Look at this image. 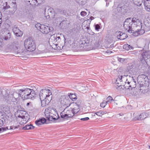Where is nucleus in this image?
Segmentation results:
<instances>
[{"label":"nucleus","instance_id":"1","mask_svg":"<svg viewBox=\"0 0 150 150\" xmlns=\"http://www.w3.org/2000/svg\"><path fill=\"white\" fill-rule=\"evenodd\" d=\"M123 27L125 30H127L129 33H132L133 35L135 36L142 35L145 33L142 23L136 18L126 19L124 22Z\"/></svg>","mask_w":150,"mask_h":150},{"label":"nucleus","instance_id":"2","mask_svg":"<svg viewBox=\"0 0 150 150\" xmlns=\"http://www.w3.org/2000/svg\"><path fill=\"white\" fill-rule=\"evenodd\" d=\"M18 95L23 100L28 99L33 100L37 96V94L33 89L27 88H24L22 89L19 90Z\"/></svg>","mask_w":150,"mask_h":150},{"label":"nucleus","instance_id":"3","mask_svg":"<svg viewBox=\"0 0 150 150\" xmlns=\"http://www.w3.org/2000/svg\"><path fill=\"white\" fill-rule=\"evenodd\" d=\"M24 44L25 48L28 51L32 52L36 49L35 41L31 37L25 40Z\"/></svg>","mask_w":150,"mask_h":150},{"label":"nucleus","instance_id":"4","mask_svg":"<svg viewBox=\"0 0 150 150\" xmlns=\"http://www.w3.org/2000/svg\"><path fill=\"white\" fill-rule=\"evenodd\" d=\"M67 108H65L64 110L60 113L61 117L64 120H67L70 118H73V115H72V111L71 109L66 110Z\"/></svg>","mask_w":150,"mask_h":150},{"label":"nucleus","instance_id":"5","mask_svg":"<svg viewBox=\"0 0 150 150\" xmlns=\"http://www.w3.org/2000/svg\"><path fill=\"white\" fill-rule=\"evenodd\" d=\"M39 96L40 99L42 100L45 98L48 99L49 98H52V95L50 90L42 89L40 91Z\"/></svg>","mask_w":150,"mask_h":150},{"label":"nucleus","instance_id":"6","mask_svg":"<svg viewBox=\"0 0 150 150\" xmlns=\"http://www.w3.org/2000/svg\"><path fill=\"white\" fill-rule=\"evenodd\" d=\"M60 101L62 105L65 107V108H67L70 106L71 103L69 96L65 95L62 96L61 97Z\"/></svg>","mask_w":150,"mask_h":150},{"label":"nucleus","instance_id":"7","mask_svg":"<svg viewBox=\"0 0 150 150\" xmlns=\"http://www.w3.org/2000/svg\"><path fill=\"white\" fill-rule=\"evenodd\" d=\"M117 10L119 12L125 14L128 12L129 10V7L126 4L121 3L118 5Z\"/></svg>","mask_w":150,"mask_h":150},{"label":"nucleus","instance_id":"8","mask_svg":"<svg viewBox=\"0 0 150 150\" xmlns=\"http://www.w3.org/2000/svg\"><path fill=\"white\" fill-rule=\"evenodd\" d=\"M137 81L139 85H144L147 86L149 85L148 81L147 76L144 75L142 74L138 76Z\"/></svg>","mask_w":150,"mask_h":150},{"label":"nucleus","instance_id":"9","mask_svg":"<svg viewBox=\"0 0 150 150\" xmlns=\"http://www.w3.org/2000/svg\"><path fill=\"white\" fill-rule=\"evenodd\" d=\"M149 59L150 61V51H143L140 58L141 62L143 64H147L146 60Z\"/></svg>","mask_w":150,"mask_h":150},{"label":"nucleus","instance_id":"10","mask_svg":"<svg viewBox=\"0 0 150 150\" xmlns=\"http://www.w3.org/2000/svg\"><path fill=\"white\" fill-rule=\"evenodd\" d=\"M53 30L54 28L52 26H48L42 25L40 31L43 34H47L49 32L52 31Z\"/></svg>","mask_w":150,"mask_h":150},{"label":"nucleus","instance_id":"11","mask_svg":"<svg viewBox=\"0 0 150 150\" xmlns=\"http://www.w3.org/2000/svg\"><path fill=\"white\" fill-rule=\"evenodd\" d=\"M1 35L3 39L5 40L9 39L11 37V34L9 30L5 28L1 30Z\"/></svg>","mask_w":150,"mask_h":150},{"label":"nucleus","instance_id":"12","mask_svg":"<svg viewBox=\"0 0 150 150\" xmlns=\"http://www.w3.org/2000/svg\"><path fill=\"white\" fill-rule=\"evenodd\" d=\"M66 20H63L62 19V17H58L57 18L56 20L58 22L59 21V22H61L59 24V27L61 28H64L65 27L67 26L68 24L69 23L68 21L65 19Z\"/></svg>","mask_w":150,"mask_h":150},{"label":"nucleus","instance_id":"13","mask_svg":"<svg viewBox=\"0 0 150 150\" xmlns=\"http://www.w3.org/2000/svg\"><path fill=\"white\" fill-rule=\"evenodd\" d=\"M91 42L87 40L83 41L81 42L80 46L81 47H83L84 49H86L87 50H89L91 49Z\"/></svg>","mask_w":150,"mask_h":150},{"label":"nucleus","instance_id":"14","mask_svg":"<svg viewBox=\"0 0 150 150\" xmlns=\"http://www.w3.org/2000/svg\"><path fill=\"white\" fill-rule=\"evenodd\" d=\"M22 112H23L22 113V114H23L25 115H21L20 114L18 115L17 116V117L18 118H21L22 119H23L24 120L26 121V120L27 119V121L28 120H29L30 118V116L25 111H19V112L20 113H21Z\"/></svg>","mask_w":150,"mask_h":150},{"label":"nucleus","instance_id":"15","mask_svg":"<svg viewBox=\"0 0 150 150\" xmlns=\"http://www.w3.org/2000/svg\"><path fill=\"white\" fill-rule=\"evenodd\" d=\"M148 116V114L145 112L141 113L139 115V117H135L134 118V120H142L146 118Z\"/></svg>","mask_w":150,"mask_h":150},{"label":"nucleus","instance_id":"16","mask_svg":"<svg viewBox=\"0 0 150 150\" xmlns=\"http://www.w3.org/2000/svg\"><path fill=\"white\" fill-rule=\"evenodd\" d=\"M46 120L44 117L40 118L38 120H36L35 122L36 125L39 126L42 124H46Z\"/></svg>","mask_w":150,"mask_h":150},{"label":"nucleus","instance_id":"17","mask_svg":"<svg viewBox=\"0 0 150 150\" xmlns=\"http://www.w3.org/2000/svg\"><path fill=\"white\" fill-rule=\"evenodd\" d=\"M52 98H49L48 99L45 98V99H42L40 100L41 103V106L44 107L48 105L49 103L50 102Z\"/></svg>","mask_w":150,"mask_h":150},{"label":"nucleus","instance_id":"18","mask_svg":"<svg viewBox=\"0 0 150 150\" xmlns=\"http://www.w3.org/2000/svg\"><path fill=\"white\" fill-rule=\"evenodd\" d=\"M11 10L10 11L11 12L12 14L14 13L16 11L17 9V5L16 2H12L10 4Z\"/></svg>","mask_w":150,"mask_h":150},{"label":"nucleus","instance_id":"19","mask_svg":"<svg viewBox=\"0 0 150 150\" xmlns=\"http://www.w3.org/2000/svg\"><path fill=\"white\" fill-rule=\"evenodd\" d=\"M119 33H120L119 35L117 36V38L118 39L121 40H124L127 37V35L125 33L120 31H119Z\"/></svg>","mask_w":150,"mask_h":150},{"label":"nucleus","instance_id":"20","mask_svg":"<svg viewBox=\"0 0 150 150\" xmlns=\"http://www.w3.org/2000/svg\"><path fill=\"white\" fill-rule=\"evenodd\" d=\"M48 12L49 18H54L55 12L53 9L52 8H49L48 9Z\"/></svg>","mask_w":150,"mask_h":150},{"label":"nucleus","instance_id":"21","mask_svg":"<svg viewBox=\"0 0 150 150\" xmlns=\"http://www.w3.org/2000/svg\"><path fill=\"white\" fill-rule=\"evenodd\" d=\"M144 24L145 25V28L147 31L150 30V19L145 20L144 21Z\"/></svg>","mask_w":150,"mask_h":150},{"label":"nucleus","instance_id":"22","mask_svg":"<svg viewBox=\"0 0 150 150\" xmlns=\"http://www.w3.org/2000/svg\"><path fill=\"white\" fill-rule=\"evenodd\" d=\"M67 96H69V99H70V100H72L74 101L77 99V96L75 93H69L68 95Z\"/></svg>","mask_w":150,"mask_h":150},{"label":"nucleus","instance_id":"23","mask_svg":"<svg viewBox=\"0 0 150 150\" xmlns=\"http://www.w3.org/2000/svg\"><path fill=\"white\" fill-rule=\"evenodd\" d=\"M127 82L129 83V86L131 88V90H132V88H135L136 87V84L135 81H128Z\"/></svg>","mask_w":150,"mask_h":150},{"label":"nucleus","instance_id":"24","mask_svg":"<svg viewBox=\"0 0 150 150\" xmlns=\"http://www.w3.org/2000/svg\"><path fill=\"white\" fill-rule=\"evenodd\" d=\"M127 76H128L127 75L126 76L125 75H119L116 81L115 84L116 86H117V85H120V84H119V83L117 82L118 81H120V82H122V79L124 78H125V76L126 77Z\"/></svg>","mask_w":150,"mask_h":150},{"label":"nucleus","instance_id":"25","mask_svg":"<svg viewBox=\"0 0 150 150\" xmlns=\"http://www.w3.org/2000/svg\"><path fill=\"white\" fill-rule=\"evenodd\" d=\"M35 127L32 124H30L29 125H26L24 127L22 128L23 130H28L33 129Z\"/></svg>","mask_w":150,"mask_h":150},{"label":"nucleus","instance_id":"26","mask_svg":"<svg viewBox=\"0 0 150 150\" xmlns=\"http://www.w3.org/2000/svg\"><path fill=\"white\" fill-rule=\"evenodd\" d=\"M101 38V33H96L95 34L94 36V40H96V42H99Z\"/></svg>","mask_w":150,"mask_h":150},{"label":"nucleus","instance_id":"27","mask_svg":"<svg viewBox=\"0 0 150 150\" xmlns=\"http://www.w3.org/2000/svg\"><path fill=\"white\" fill-rule=\"evenodd\" d=\"M134 4L138 6L141 5L142 2L143 0H132Z\"/></svg>","mask_w":150,"mask_h":150},{"label":"nucleus","instance_id":"28","mask_svg":"<svg viewBox=\"0 0 150 150\" xmlns=\"http://www.w3.org/2000/svg\"><path fill=\"white\" fill-rule=\"evenodd\" d=\"M123 48L127 50H129L131 49L133 50L134 49L133 47L128 44L124 45L123 46Z\"/></svg>","mask_w":150,"mask_h":150},{"label":"nucleus","instance_id":"29","mask_svg":"<svg viewBox=\"0 0 150 150\" xmlns=\"http://www.w3.org/2000/svg\"><path fill=\"white\" fill-rule=\"evenodd\" d=\"M145 85H144L142 86V85H139V88H140L139 89L140 90V91L143 92V91H146L147 90V89L148 88V87L149 86V85H148L147 86H144Z\"/></svg>","mask_w":150,"mask_h":150},{"label":"nucleus","instance_id":"30","mask_svg":"<svg viewBox=\"0 0 150 150\" xmlns=\"http://www.w3.org/2000/svg\"><path fill=\"white\" fill-rule=\"evenodd\" d=\"M8 89H4L2 91V93L4 97H6L9 96V94L8 93Z\"/></svg>","mask_w":150,"mask_h":150},{"label":"nucleus","instance_id":"31","mask_svg":"<svg viewBox=\"0 0 150 150\" xmlns=\"http://www.w3.org/2000/svg\"><path fill=\"white\" fill-rule=\"evenodd\" d=\"M2 6L3 9H4V10L11 7L10 4H8V3L6 2L5 3H4L2 5Z\"/></svg>","mask_w":150,"mask_h":150},{"label":"nucleus","instance_id":"32","mask_svg":"<svg viewBox=\"0 0 150 150\" xmlns=\"http://www.w3.org/2000/svg\"><path fill=\"white\" fill-rule=\"evenodd\" d=\"M35 2H33V5L38 6V5L42 4L44 0H36Z\"/></svg>","mask_w":150,"mask_h":150},{"label":"nucleus","instance_id":"33","mask_svg":"<svg viewBox=\"0 0 150 150\" xmlns=\"http://www.w3.org/2000/svg\"><path fill=\"white\" fill-rule=\"evenodd\" d=\"M26 4L27 5H33V2H35L36 0H24Z\"/></svg>","mask_w":150,"mask_h":150},{"label":"nucleus","instance_id":"34","mask_svg":"<svg viewBox=\"0 0 150 150\" xmlns=\"http://www.w3.org/2000/svg\"><path fill=\"white\" fill-rule=\"evenodd\" d=\"M5 120L4 117L0 116V127L2 126L5 122Z\"/></svg>","mask_w":150,"mask_h":150},{"label":"nucleus","instance_id":"35","mask_svg":"<svg viewBox=\"0 0 150 150\" xmlns=\"http://www.w3.org/2000/svg\"><path fill=\"white\" fill-rule=\"evenodd\" d=\"M146 3V4L144 5L145 9L147 11H150V3Z\"/></svg>","mask_w":150,"mask_h":150},{"label":"nucleus","instance_id":"36","mask_svg":"<svg viewBox=\"0 0 150 150\" xmlns=\"http://www.w3.org/2000/svg\"><path fill=\"white\" fill-rule=\"evenodd\" d=\"M107 101H106V103H108V102L111 103L113 100V99L112 97L110 96H108L106 99Z\"/></svg>","mask_w":150,"mask_h":150},{"label":"nucleus","instance_id":"37","mask_svg":"<svg viewBox=\"0 0 150 150\" xmlns=\"http://www.w3.org/2000/svg\"><path fill=\"white\" fill-rule=\"evenodd\" d=\"M129 83H128L127 81H126V82H125V84L124 86L123 87L126 89H129L130 88L129 87Z\"/></svg>","mask_w":150,"mask_h":150},{"label":"nucleus","instance_id":"38","mask_svg":"<svg viewBox=\"0 0 150 150\" xmlns=\"http://www.w3.org/2000/svg\"><path fill=\"white\" fill-rule=\"evenodd\" d=\"M43 24H41L39 23H38L35 25V27L37 28V29L39 30H40V29L42 28V26Z\"/></svg>","mask_w":150,"mask_h":150},{"label":"nucleus","instance_id":"39","mask_svg":"<svg viewBox=\"0 0 150 150\" xmlns=\"http://www.w3.org/2000/svg\"><path fill=\"white\" fill-rule=\"evenodd\" d=\"M8 129V127H4L0 128V133L5 131Z\"/></svg>","mask_w":150,"mask_h":150},{"label":"nucleus","instance_id":"40","mask_svg":"<svg viewBox=\"0 0 150 150\" xmlns=\"http://www.w3.org/2000/svg\"><path fill=\"white\" fill-rule=\"evenodd\" d=\"M13 33L15 34H16V33H17L19 32L20 31H21L18 28H14L13 29Z\"/></svg>","mask_w":150,"mask_h":150},{"label":"nucleus","instance_id":"41","mask_svg":"<svg viewBox=\"0 0 150 150\" xmlns=\"http://www.w3.org/2000/svg\"><path fill=\"white\" fill-rule=\"evenodd\" d=\"M100 24H96L95 25V29L96 30L98 31L99 29L101 28V27L100 26Z\"/></svg>","mask_w":150,"mask_h":150},{"label":"nucleus","instance_id":"42","mask_svg":"<svg viewBox=\"0 0 150 150\" xmlns=\"http://www.w3.org/2000/svg\"><path fill=\"white\" fill-rule=\"evenodd\" d=\"M23 34V33L22 31H21L18 33H16L15 35L17 37H21Z\"/></svg>","mask_w":150,"mask_h":150},{"label":"nucleus","instance_id":"43","mask_svg":"<svg viewBox=\"0 0 150 150\" xmlns=\"http://www.w3.org/2000/svg\"><path fill=\"white\" fill-rule=\"evenodd\" d=\"M125 60L126 59L117 57V60L119 62H120L123 63L125 61Z\"/></svg>","mask_w":150,"mask_h":150},{"label":"nucleus","instance_id":"44","mask_svg":"<svg viewBox=\"0 0 150 150\" xmlns=\"http://www.w3.org/2000/svg\"><path fill=\"white\" fill-rule=\"evenodd\" d=\"M107 103H106V101H103L100 103V106L101 107L104 108L106 105Z\"/></svg>","mask_w":150,"mask_h":150},{"label":"nucleus","instance_id":"45","mask_svg":"<svg viewBox=\"0 0 150 150\" xmlns=\"http://www.w3.org/2000/svg\"><path fill=\"white\" fill-rule=\"evenodd\" d=\"M135 81L134 79V78L133 77H131L130 76H129V78L127 79H126V81Z\"/></svg>","mask_w":150,"mask_h":150},{"label":"nucleus","instance_id":"46","mask_svg":"<svg viewBox=\"0 0 150 150\" xmlns=\"http://www.w3.org/2000/svg\"><path fill=\"white\" fill-rule=\"evenodd\" d=\"M56 40V41L60 42L61 41V38L60 36H56L55 38H54V40Z\"/></svg>","mask_w":150,"mask_h":150},{"label":"nucleus","instance_id":"47","mask_svg":"<svg viewBox=\"0 0 150 150\" xmlns=\"http://www.w3.org/2000/svg\"><path fill=\"white\" fill-rule=\"evenodd\" d=\"M81 100H77V102L76 103V105L78 106L79 107L80 106V105L81 104Z\"/></svg>","mask_w":150,"mask_h":150},{"label":"nucleus","instance_id":"48","mask_svg":"<svg viewBox=\"0 0 150 150\" xmlns=\"http://www.w3.org/2000/svg\"><path fill=\"white\" fill-rule=\"evenodd\" d=\"M94 17L91 16L90 17V18L86 20L87 22H88L89 23H90L91 20L94 19Z\"/></svg>","mask_w":150,"mask_h":150},{"label":"nucleus","instance_id":"49","mask_svg":"<svg viewBox=\"0 0 150 150\" xmlns=\"http://www.w3.org/2000/svg\"><path fill=\"white\" fill-rule=\"evenodd\" d=\"M45 116L48 121H50V116L49 113L45 114Z\"/></svg>","mask_w":150,"mask_h":150},{"label":"nucleus","instance_id":"50","mask_svg":"<svg viewBox=\"0 0 150 150\" xmlns=\"http://www.w3.org/2000/svg\"><path fill=\"white\" fill-rule=\"evenodd\" d=\"M81 15L82 16H86L87 14V13L86 11H82L80 13Z\"/></svg>","mask_w":150,"mask_h":150},{"label":"nucleus","instance_id":"51","mask_svg":"<svg viewBox=\"0 0 150 150\" xmlns=\"http://www.w3.org/2000/svg\"><path fill=\"white\" fill-rule=\"evenodd\" d=\"M117 87H116V89L120 91L121 89H123V88H122V86L121 85H117Z\"/></svg>","mask_w":150,"mask_h":150},{"label":"nucleus","instance_id":"52","mask_svg":"<svg viewBox=\"0 0 150 150\" xmlns=\"http://www.w3.org/2000/svg\"><path fill=\"white\" fill-rule=\"evenodd\" d=\"M88 33L90 35H93L94 34V33L91 30H88Z\"/></svg>","mask_w":150,"mask_h":150},{"label":"nucleus","instance_id":"53","mask_svg":"<svg viewBox=\"0 0 150 150\" xmlns=\"http://www.w3.org/2000/svg\"><path fill=\"white\" fill-rule=\"evenodd\" d=\"M16 126L14 125L11 126L10 127V128H8V129H12L14 130L16 129Z\"/></svg>","mask_w":150,"mask_h":150},{"label":"nucleus","instance_id":"54","mask_svg":"<svg viewBox=\"0 0 150 150\" xmlns=\"http://www.w3.org/2000/svg\"><path fill=\"white\" fill-rule=\"evenodd\" d=\"M89 119V118L88 117H86L83 118H82L80 119V120L82 121H86L88 120Z\"/></svg>","mask_w":150,"mask_h":150},{"label":"nucleus","instance_id":"55","mask_svg":"<svg viewBox=\"0 0 150 150\" xmlns=\"http://www.w3.org/2000/svg\"><path fill=\"white\" fill-rule=\"evenodd\" d=\"M81 5H84L86 3V0H81Z\"/></svg>","mask_w":150,"mask_h":150},{"label":"nucleus","instance_id":"56","mask_svg":"<svg viewBox=\"0 0 150 150\" xmlns=\"http://www.w3.org/2000/svg\"><path fill=\"white\" fill-rule=\"evenodd\" d=\"M3 39L0 38V47H1L2 45L4 44V43L3 42Z\"/></svg>","mask_w":150,"mask_h":150},{"label":"nucleus","instance_id":"57","mask_svg":"<svg viewBox=\"0 0 150 150\" xmlns=\"http://www.w3.org/2000/svg\"><path fill=\"white\" fill-rule=\"evenodd\" d=\"M150 3V0H143V4L144 5L146 4V3Z\"/></svg>","mask_w":150,"mask_h":150},{"label":"nucleus","instance_id":"58","mask_svg":"<svg viewBox=\"0 0 150 150\" xmlns=\"http://www.w3.org/2000/svg\"><path fill=\"white\" fill-rule=\"evenodd\" d=\"M95 113L96 114V115H97L99 116H101V112H95Z\"/></svg>","mask_w":150,"mask_h":150},{"label":"nucleus","instance_id":"59","mask_svg":"<svg viewBox=\"0 0 150 150\" xmlns=\"http://www.w3.org/2000/svg\"><path fill=\"white\" fill-rule=\"evenodd\" d=\"M51 117V119L50 120V121H52V120H56L58 118H56L55 117H54L53 116H50V117Z\"/></svg>","mask_w":150,"mask_h":150},{"label":"nucleus","instance_id":"60","mask_svg":"<svg viewBox=\"0 0 150 150\" xmlns=\"http://www.w3.org/2000/svg\"><path fill=\"white\" fill-rule=\"evenodd\" d=\"M101 112V115L107 113V112L106 111H102V112Z\"/></svg>","mask_w":150,"mask_h":150},{"label":"nucleus","instance_id":"61","mask_svg":"<svg viewBox=\"0 0 150 150\" xmlns=\"http://www.w3.org/2000/svg\"><path fill=\"white\" fill-rule=\"evenodd\" d=\"M77 113V112L76 113V112L74 111V112H72V115H73V117L74 116V115H75V114Z\"/></svg>","mask_w":150,"mask_h":150},{"label":"nucleus","instance_id":"62","mask_svg":"<svg viewBox=\"0 0 150 150\" xmlns=\"http://www.w3.org/2000/svg\"><path fill=\"white\" fill-rule=\"evenodd\" d=\"M114 45L113 44H111L110 45L109 48H112L114 47Z\"/></svg>","mask_w":150,"mask_h":150},{"label":"nucleus","instance_id":"63","mask_svg":"<svg viewBox=\"0 0 150 150\" xmlns=\"http://www.w3.org/2000/svg\"><path fill=\"white\" fill-rule=\"evenodd\" d=\"M69 109H71V110L72 111V112H74L75 110V109L74 108L71 109V108Z\"/></svg>","mask_w":150,"mask_h":150},{"label":"nucleus","instance_id":"64","mask_svg":"<svg viewBox=\"0 0 150 150\" xmlns=\"http://www.w3.org/2000/svg\"><path fill=\"white\" fill-rule=\"evenodd\" d=\"M14 49L15 50H16V49L18 50V47H17V46H15V47H14Z\"/></svg>","mask_w":150,"mask_h":150}]
</instances>
